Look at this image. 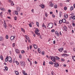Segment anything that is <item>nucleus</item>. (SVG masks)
Here are the masks:
<instances>
[{
	"mask_svg": "<svg viewBox=\"0 0 75 75\" xmlns=\"http://www.w3.org/2000/svg\"><path fill=\"white\" fill-rule=\"evenodd\" d=\"M47 28H48V27H49V28H52L53 27V24L52 23H48V24H47Z\"/></svg>",
	"mask_w": 75,
	"mask_h": 75,
	"instance_id": "obj_1",
	"label": "nucleus"
},
{
	"mask_svg": "<svg viewBox=\"0 0 75 75\" xmlns=\"http://www.w3.org/2000/svg\"><path fill=\"white\" fill-rule=\"evenodd\" d=\"M19 63L20 65L22 67H25V63L24 62L20 61V62Z\"/></svg>",
	"mask_w": 75,
	"mask_h": 75,
	"instance_id": "obj_2",
	"label": "nucleus"
},
{
	"mask_svg": "<svg viewBox=\"0 0 75 75\" xmlns=\"http://www.w3.org/2000/svg\"><path fill=\"white\" fill-rule=\"evenodd\" d=\"M8 61L10 63L12 62V59L10 57H8Z\"/></svg>",
	"mask_w": 75,
	"mask_h": 75,
	"instance_id": "obj_3",
	"label": "nucleus"
},
{
	"mask_svg": "<svg viewBox=\"0 0 75 75\" xmlns=\"http://www.w3.org/2000/svg\"><path fill=\"white\" fill-rule=\"evenodd\" d=\"M50 57L51 58V59L52 61H56V58L55 57H54V56H50Z\"/></svg>",
	"mask_w": 75,
	"mask_h": 75,
	"instance_id": "obj_4",
	"label": "nucleus"
},
{
	"mask_svg": "<svg viewBox=\"0 0 75 75\" xmlns=\"http://www.w3.org/2000/svg\"><path fill=\"white\" fill-rule=\"evenodd\" d=\"M49 6H50L51 7H54V4L52 3V2H49Z\"/></svg>",
	"mask_w": 75,
	"mask_h": 75,
	"instance_id": "obj_5",
	"label": "nucleus"
},
{
	"mask_svg": "<svg viewBox=\"0 0 75 75\" xmlns=\"http://www.w3.org/2000/svg\"><path fill=\"white\" fill-rule=\"evenodd\" d=\"M4 27L5 28H6V29L7 28V25H6V21H4Z\"/></svg>",
	"mask_w": 75,
	"mask_h": 75,
	"instance_id": "obj_6",
	"label": "nucleus"
},
{
	"mask_svg": "<svg viewBox=\"0 0 75 75\" xmlns=\"http://www.w3.org/2000/svg\"><path fill=\"white\" fill-rule=\"evenodd\" d=\"M62 57H68V56H69V55L67 54L64 53L62 54Z\"/></svg>",
	"mask_w": 75,
	"mask_h": 75,
	"instance_id": "obj_7",
	"label": "nucleus"
},
{
	"mask_svg": "<svg viewBox=\"0 0 75 75\" xmlns=\"http://www.w3.org/2000/svg\"><path fill=\"white\" fill-rule=\"evenodd\" d=\"M63 30L65 31H67V27L65 26L63 27Z\"/></svg>",
	"mask_w": 75,
	"mask_h": 75,
	"instance_id": "obj_8",
	"label": "nucleus"
},
{
	"mask_svg": "<svg viewBox=\"0 0 75 75\" xmlns=\"http://www.w3.org/2000/svg\"><path fill=\"white\" fill-rule=\"evenodd\" d=\"M16 10L18 12H19L21 11V8L19 7H17L16 8Z\"/></svg>",
	"mask_w": 75,
	"mask_h": 75,
	"instance_id": "obj_9",
	"label": "nucleus"
},
{
	"mask_svg": "<svg viewBox=\"0 0 75 75\" xmlns=\"http://www.w3.org/2000/svg\"><path fill=\"white\" fill-rule=\"evenodd\" d=\"M55 33L56 35H57L58 37H59V33H58L57 31H55Z\"/></svg>",
	"mask_w": 75,
	"mask_h": 75,
	"instance_id": "obj_10",
	"label": "nucleus"
},
{
	"mask_svg": "<svg viewBox=\"0 0 75 75\" xmlns=\"http://www.w3.org/2000/svg\"><path fill=\"white\" fill-rule=\"evenodd\" d=\"M54 67H59V64L58 63H57L56 64H54Z\"/></svg>",
	"mask_w": 75,
	"mask_h": 75,
	"instance_id": "obj_11",
	"label": "nucleus"
},
{
	"mask_svg": "<svg viewBox=\"0 0 75 75\" xmlns=\"http://www.w3.org/2000/svg\"><path fill=\"white\" fill-rule=\"evenodd\" d=\"M63 50H64V48L63 47H62L60 48V49H58V50L60 52H62V51H63Z\"/></svg>",
	"mask_w": 75,
	"mask_h": 75,
	"instance_id": "obj_12",
	"label": "nucleus"
},
{
	"mask_svg": "<svg viewBox=\"0 0 75 75\" xmlns=\"http://www.w3.org/2000/svg\"><path fill=\"white\" fill-rule=\"evenodd\" d=\"M33 46L34 47L35 49H37V46L36 45H35V44H33Z\"/></svg>",
	"mask_w": 75,
	"mask_h": 75,
	"instance_id": "obj_13",
	"label": "nucleus"
},
{
	"mask_svg": "<svg viewBox=\"0 0 75 75\" xmlns=\"http://www.w3.org/2000/svg\"><path fill=\"white\" fill-rule=\"evenodd\" d=\"M15 38V37H14L13 36H11L10 38V39L11 40V41H13V40H14V38Z\"/></svg>",
	"mask_w": 75,
	"mask_h": 75,
	"instance_id": "obj_14",
	"label": "nucleus"
},
{
	"mask_svg": "<svg viewBox=\"0 0 75 75\" xmlns=\"http://www.w3.org/2000/svg\"><path fill=\"white\" fill-rule=\"evenodd\" d=\"M68 14H64V18H68Z\"/></svg>",
	"mask_w": 75,
	"mask_h": 75,
	"instance_id": "obj_15",
	"label": "nucleus"
},
{
	"mask_svg": "<svg viewBox=\"0 0 75 75\" xmlns=\"http://www.w3.org/2000/svg\"><path fill=\"white\" fill-rule=\"evenodd\" d=\"M35 33L36 34H37L39 36L40 35V33H38L36 30L35 31Z\"/></svg>",
	"mask_w": 75,
	"mask_h": 75,
	"instance_id": "obj_16",
	"label": "nucleus"
},
{
	"mask_svg": "<svg viewBox=\"0 0 75 75\" xmlns=\"http://www.w3.org/2000/svg\"><path fill=\"white\" fill-rule=\"evenodd\" d=\"M35 33L36 34H37L39 36L40 35V33H38L36 30L35 31Z\"/></svg>",
	"mask_w": 75,
	"mask_h": 75,
	"instance_id": "obj_17",
	"label": "nucleus"
},
{
	"mask_svg": "<svg viewBox=\"0 0 75 75\" xmlns=\"http://www.w3.org/2000/svg\"><path fill=\"white\" fill-rule=\"evenodd\" d=\"M5 69H4V71H8V67H5Z\"/></svg>",
	"mask_w": 75,
	"mask_h": 75,
	"instance_id": "obj_18",
	"label": "nucleus"
},
{
	"mask_svg": "<svg viewBox=\"0 0 75 75\" xmlns=\"http://www.w3.org/2000/svg\"><path fill=\"white\" fill-rule=\"evenodd\" d=\"M62 21L63 23H66V19H62Z\"/></svg>",
	"mask_w": 75,
	"mask_h": 75,
	"instance_id": "obj_19",
	"label": "nucleus"
},
{
	"mask_svg": "<svg viewBox=\"0 0 75 75\" xmlns=\"http://www.w3.org/2000/svg\"><path fill=\"white\" fill-rule=\"evenodd\" d=\"M4 40V38L3 37L1 36L0 37V41H3Z\"/></svg>",
	"mask_w": 75,
	"mask_h": 75,
	"instance_id": "obj_20",
	"label": "nucleus"
},
{
	"mask_svg": "<svg viewBox=\"0 0 75 75\" xmlns=\"http://www.w3.org/2000/svg\"><path fill=\"white\" fill-rule=\"evenodd\" d=\"M15 72L16 75H19V73L17 71H15Z\"/></svg>",
	"mask_w": 75,
	"mask_h": 75,
	"instance_id": "obj_21",
	"label": "nucleus"
},
{
	"mask_svg": "<svg viewBox=\"0 0 75 75\" xmlns=\"http://www.w3.org/2000/svg\"><path fill=\"white\" fill-rule=\"evenodd\" d=\"M72 59H73V60L74 61H75V56H72Z\"/></svg>",
	"mask_w": 75,
	"mask_h": 75,
	"instance_id": "obj_22",
	"label": "nucleus"
},
{
	"mask_svg": "<svg viewBox=\"0 0 75 75\" xmlns=\"http://www.w3.org/2000/svg\"><path fill=\"white\" fill-rule=\"evenodd\" d=\"M38 51L39 53H41V49L40 48H38Z\"/></svg>",
	"mask_w": 75,
	"mask_h": 75,
	"instance_id": "obj_23",
	"label": "nucleus"
},
{
	"mask_svg": "<svg viewBox=\"0 0 75 75\" xmlns=\"http://www.w3.org/2000/svg\"><path fill=\"white\" fill-rule=\"evenodd\" d=\"M55 57L56 58V59H57V60H59V58L57 56H55Z\"/></svg>",
	"mask_w": 75,
	"mask_h": 75,
	"instance_id": "obj_24",
	"label": "nucleus"
},
{
	"mask_svg": "<svg viewBox=\"0 0 75 75\" xmlns=\"http://www.w3.org/2000/svg\"><path fill=\"white\" fill-rule=\"evenodd\" d=\"M59 15L60 17H62V12H59Z\"/></svg>",
	"mask_w": 75,
	"mask_h": 75,
	"instance_id": "obj_25",
	"label": "nucleus"
},
{
	"mask_svg": "<svg viewBox=\"0 0 75 75\" xmlns=\"http://www.w3.org/2000/svg\"><path fill=\"white\" fill-rule=\"evenodd\" d=\"M8 61V56H7L6 58L5 59V62H7Z\"/></svg>",
	"mask_w": 75,
	"mask_h": 75,
	"instance_id": "obj_26",
	"label": "nucleus"
},
{
	"mask_svg": "<svg viewBox=\"0 0 75 75\" xmlns=\"http://www.w3.org/2000/svg\"><path fill=\"white\" fill-rule=\"evenodd\" d=\"M23 75H27V74L25 73V71H23Z\"/></svg>",
	"mask_w": 75,
	"mask_h": 75,
	"instance_id": "obj_27",
	"label": "nucleus"
},
{
	"mask_svg": "<svg viewBox=\"0 0 75 75\" xmlns=\"http://www.w3.org/2000/svg\"><path fill=\"white\" fill-rule=\"evenodd\" d=\"M16 53L17 54V53L19 52V50H18V49H17L16 50Z\"/></svg>",
	"mask_w": 75,
	"mask_h": 75,
	"instance_id": "obj_28",
	"label": "nucleus"
},
{
	"mask_svg": "<svg viewBox=\"0 0 75 75\" xmlns=\"http://www.w3.org/2000/svg\"><path fill=\"white\" fill-rule=\"evenodd\" d=\"M45 7V6L43 4H42V8H44Z\"/></svg>",
	"mask_w": 75,
	"mask_h": 75,
	"instance_id": "obj_29",
	"label": "nucleus"
},
{
	"mask_svg": "<svg viewBox=\"0 0 75 75\" xmlns=\"http://www.w3.org/2000/svg\"><path fill=\"white\" fill-rule=\"evenodd\" d=\"M0 58L1 60H3V55H1Z\"/></svg>",
	"mask_w": 75,
	"mask_h": 75,
	"instance_id": "obj_30",
	"label": "nucleus"
},
{
	"mask_svg": "<svg viewBox=\"0 0 75 75\" xmlns=\"http://www.w3.org/2000/svg\"><path fill=\"white\" fill-rule=\"evenodd\" d=\"M15 14L16 15H18V13L17 11H15Z\"/></svg>",
	"mask_w": 75,
	"mask_h": 75,
	"instance_id": "obj_31",
	"label": "nucleus"
},
{
	"mask_svg": "<svg viewBox=\"0 0 75 75\" xmlns=\"http://www.w3.org/2000/svg\"><path fill=\"white\" fill-rule=\"evenodd\" d=\"M62 23V20H60L59 22V24H61V23Z\"/></svg>",
	"mask_w": 75,
	"mask_h": 75,
	"instance_id": "obj_32",
	"label": "nucleus"
},
{
	"mask_svg": "<svg viewBox=\"0 0 75 75\" xmlns=\"http://www.w3.org/2000/svg\"><path fill=\"white\" fill-rule=\"evenodd\" d=\"M74 9V8H73V6H71V7L70 8V10H71V11H72Z\"/></svg>",
	"mask_w": 75,
	"mask_h": 75,
	"instance_id": "obj_33",
	"label": "nucleus"
},
{
	"mask_svg": "<svg viewBox=\"0 0 75 75\" xmlns=\"http://www.w3.org/2000/svg\"><path fill=\"white\" fill-rule=\"evenodd\" d=\"M25 38H26V39L28 40V39H29V37H28V36H27V35H25Z\"/></svg>",
	"mask_w": 75,
	"mask_h": 75,
	"instance_id": "obj_34",
	"label": "nucleus"
},
{
	"mask_svg": "<svg viewBox=\"0 0 75 75\" xmlns=\"http://www.w3.org/2000/svg\"><path fill=\"white\" fill-rule=\"evenodd\" d=\"M36 25L38 26V27H39V23L38 22H36Z\"/></svg>",
	"mask_w": 75,
	"mask_h": 75,
	"instance_id": "obj_35",
	"label": "nucleus"
},
{
	"mask_svg": "<svg viewBox=\"0 0 75 75\" xmlns=\"http://www.w3.org/2000/svg\"><path fill=\"white\" fill-rule=\"evenodd\" d=\"M49 64H51L52 65L53 64V62H49Z\"/></svg>",
	"mask_w": 75,
	"mask_h": 75,
	"instance_id": "obj_36",
	"label": "nucleus"
},
{
	"mask_svg": "<svg viewBox=\"0 0 75 75\" xmlns=\"http://www.w3.org/2000/svg\"><path fill=\"white\" fill-rule=\"evenodd\" d=\"M14 18L15 20H17V16H14Z\"/></svg>",
	"mask_w": 75,
	"mask_h": 75,
	"instance_id": "obj_37",
	"label": "nucleus"
},
{
	"mask_svg": "<svg viewBox=\"0 0 75 75\" xmlns=\"http://www.w3.org/2000/svg\"><path fill=\"white\" fill-rule=\"evenodd\" d=\"M8 2H9V3H13V1L11 0H9L8 1Z\"/></svg>",
	"mask_w": 75,
	"mask_h": 75,
	"instance_id": "obj_38",
	"label": "nucleus"
},
{
	"mask_svg": "<svg viewBox=\"0 0 75 75\" xmlns=\"http://www.w3.org/2000/svg\"><path fill=\"white\" fill-rule=\"evenodd\" d=\"M67 7L66 6H65L64 8V10H67Z\"/></svg>",
	"mask_w": 75,
	"mask_h": 75,
	"instance_id": "obj_39",
	"label": "nucleus"
},
{
	"mask_svg": "<svg viewBox=\"0 0 75 75\" xmlns=\"http://www.w3.org/2000/svg\"><path fill=\"white\" fill-rule=\"evenodd\" d=\"M53 64H57V62H56V61H53Z\"/></svg>",
	"mask_w": 75,
	"mask_h": 75,
	"instance_id": "obj_40",
	"label": "nucleus"
},
{
	"mask_svg": "<svg viewBox=\"0 0 75 75\" xmlns=\"http://www.w3.org/2000/svg\"><path fill=\"white\" fill-rule=\"evenodd\" d=\"M54 7L55 8H57V5H54Z\"/></svg>",
	"mask_w": 75,
	"mask_h": 75,
	"instance_id": "obj_41",
	"label": "nucleus"
},
{
	"mask_svg": "<svg viewBox=\"0 0 75 75\" xmlns=\"http://www.w3.org/2000/svg\"><path fill=\"white\" fill-rule=\"evenodd\" d=\"M36 31L37 32V31L38 32H39V30L38 28H36Z\"/></svg>",
	"mask_w": 75,
	"mask_h": 75,
	"instance_id": "obj_42",
	"label": "nucleus"
},
{
	"mask_svg": "<svg viewBox=\"0 0 75 75\" xmlns=\"http://www.w3.org/2000/svg\"><path fill=\"white\" fill-rule=\"evenodd\" d=\"M11 6H14V4L13 3V2H12L11 3Z\"/></svg>",
	"mask_w": 75,
	"mask_h": 75,
	"instance_id": "obj_43",
	"label": "nucleus"
},
{
	"mask_svg": "<svg viewBox=\"0 0 75 75\" xmlns=\"http://www.w3.org/2000/svg\"><path fill=\"white\" fill-rule=\"evenodd\" d=\"M12 46L13 47H15V43H13V44Z\"/></svg>",
	"mask_w": 75,
	"mask_h": 75,
	"instance_id": "obj_44",
	"label": "nucleus"
},
{
	"mask_svg": "<svg viewBox=\"0 0 75 75\" xmlns=\"http://www.w3.org/2000/svg\"><path fill=\"white\" fill-rule=\"evenodd\" d=\"M72 19H73V20H75V16H73L72 17Z\"/></svg>",
	"mask_w": 75,
	"mask_h": 75,
	"instance_id": "obj_45",
	"label": "nucleus"
},
{
	"mask_svg": "<svg viewBox=\"0 0 75 75\" xmlns=\"http://www.w3.org/2000/svg\"><path fill=\"white\" fill-rule=\"evenodd\" d=\"M61 60L62 61H65V59H63V58H62L61 59Z\"/></svg>",
	"mask_w": 75,
	"mask_h": 75,
	"instance_id": "obj_46",
	"label": "nucleus"
},
{
	"mask_svg": "<svg viewBox=\"0 0 75 75\" xmlns=\"http://www.w3.org/2000/svg\"><path fill=\"white\" fill-rule=\"evenodd\" d=\"M6 39H8V35H6Z\"/></svg>",
	"mask_w": 75,
	"mask_h": 75,
	"instance_id": "obj_47",
	"label": "nucleus"
},
{
	"mask_svg": "<svg viewBox=\"0 0 75 75\" xmlns=\"http://www.w3.org/2000/svg\"><path fill=\"white\" fill-rule=\"evenodd\" d=\"M16 64L18 65H19V63H18V62H16Z\"/></svg>",
	"mask_w": 75,
	"mask_h": 75,
	"instance_id": "obj_48",
	"label": "nucleus"
},
{
	"mask_svg": "<svg viewBox=\"0 0 75 75\" xmlns=\"http://www.w3.org/2000/svg\"><path fill=\"white\" fill-rule=\"evenodd\" d=\"M29 25L30 27H32V25H31V23L29 24Z\"/></svg>",
	"mask_w": 75,
	"mask_h": 75,
	"instance_id": "obj_49",
	"label": "nucleus"
},
{
	"mask_svg": "<svg viewBox=\"0 0 75 75\" xmlns=\"http://www.w3.org/2000/svg\"><path fill=\"white\" fill-rule=\"evenodd\" d=\"M21 31H24V29H23V28H21Z\"/></svg>",
	"mask_w": 75,
	"mask_h": 75,
	"instance_id": "obj_50",
	"label": "nucleus"
},
{
	"mask_svg": "<svg viewBox=\"0 0 75 75\" xmlns=\"http://www.w3.org/2000/svg\"><path fill=\"white\" fill-rule=\"evenodd\" d=\"M21 53H22V54H24V50H22L21 51Z\"/></svg>",
	"mask_w": 75,
	"mask_h": 75,
	"instance_id": "obj_51",
	"label": "nucleus"
},
{
	"mask_svg": "<svg viewBox=\"0 0 75 75\" xmlns=\"http://www.w3.org/2000/svg\"><path fill=\"white\" fill-rule=\"evenodd\" d=\"M2 14H3V12H1L0 13V16L1 17L2 16Z\"/></svg>",
	"mask_w": 75,
	"mask_h": 75,
	"instance_id": "obj_52",
	"label": "nucleus"
},
{
	"mask_svg": "<svg viewBox=\"0 0 75 75\" xmlns=\"http://www.w3.org/2000/svg\"><path fill=\"white\" fill-rule=\"evenodd\" d=\"M22 56L21 55V54H20L19 55V57L20 58H21V57H22Z\"/></svg>",
	"mask_w": 75,
	"mask_h": 75,
	"instance_id": "obj_53",
	"label": "nucleus"
},
{
	"mask_svg": "<svg viewBox=\"0 0 75 75\" xmlns=\"http://www.w3.org/2000/svg\"><path fill=\"white\" fill-rule=\"evenodd\" d=\"M51 32L52 33H54V29H53L51 30Z\"/></svg>",
	"mask_w": 75,
	"mask_h": 75,
	"instance_id": "obj_54",
	"label": "nucleus"
},
{
	"mask_svg": "<svg viewBox=\"0 0 75 75\" xmlns=\"http://www.w3.org/2000/svg\"><path fill=\"white\" fill-rule=\"evenodd\" d=\"M31 48H32V45H30V50H31Z\"/></svg>",
	"mask_w": 75,
	"mask_h": 75,
	"instance_id": "obj_55",
	"label": "nucleus"
},
{
	"mask_svg": "<svg viewBox=\"0 0 75 75\" xmlns=\"http://www.w3.org/2000/svg\"><path fill=\"white\" fill-rule=\"evenodd\" d=\"M45 16L46 17H47V16H48V15H47V13H45Z\"/></svg>",
	"mask_w": 75,
	"mask_h": 75,
	"instance_id": "obj_56",
	"label": "nucleus"
},
{
	"mask_svg": "<svg viewBox=\"0 0 75 75\" xmlns=\"http://www.w3.org/2000/svg\"><path fill=\"white\" fill-rule=\"evenodd\" d=\"M72 25H73V26H74V27H75V23H72Z\"/></svg>",
	"mask_w": 75,
	"mask_h": 75,
	"instance_id": "obj_57",
	"label": "nucleus"
},
{
	"mask_svg": "<svg viewBox=\"0 0 75 75\" xmlns=\"http://www.w3.org/2000/svg\"><path fill=\"white\" fill-rule=\"evenodd\" d=\"M45 53V52H43L42 53V55H44V53Z\"/></svg>",
	"mask_w": 75,
	"mask_h": 75,
	"instance_id": "obj_58",
	"label": "nucleus"
},
{
	"mask_svg": "<svg viewBox=\"0 0 75 75\" xmlns=\"http://www.w3.org/2000/svg\"><path fill=\"white\" fill-rule=\"evenodd\" d=\"M45 25L44 23H43L42 25V27H44V26Z\"/></svg>",
	"mask_w": 75,
	"mask_h": 75,
	"instance_id": "obj_59",
	"label": "nucleus"
},
{
	"mask_svg": "<svg viewBox=\"0 0 75 75\" xmlns=\"http://www.w3.org/2000/svg\"><path fill=\"white\" fill-rule=\"evenodd\" d=\"M35 64H37V62L36 61H35Z\"/></svg>",
	"mask_w": 75,
	"mask_h": 75,
	"instance_id": "obj_60",
	"label": "nucleus"
},
{
	"mask_svg": "<svg viewBox=\"0 0 75 75\" xmlns=\"http://www.w3.org/2000/svg\"><path fill=\"white\" fill-rule=\"evenodd\" d=\"M53 43L54 44H55V40H54L53 41Z\"/></svg>",
	"mask_w": 75,
	"mask_h": 75,
	"instance_id": "obj_61",
	"label": "nucleus"
},
{
	"mask_svg": "<svg viewBox=\"0 0 75 75\" xmlns=\"http://www.w3.org/2000/svg\"><path fill=\"white\" fill-rule=\"evenodd\" d=\"M52 16L53 17H54V18L55 17V16L53 14H52Z\"/></svg>",
	"mask_w": 75,
	"mask_h": 75,
	"instance_id": "obj_62",
	"label": "nucleus"
},
{
	"mask_svg": "<svg viewBox=\"0 0 75 75\" xmlns=\"http://www.w3.org/2000/svg\"><path fill=\"white\" fill-rule=\"evenodd\" d=\"M31 11L32 12V13H34V9H32L31 10Z\"/></svg>",
	"mask_w": 75,
	"mask_h": 75,
	"instance_id": "obj_63",
	"label": "nucleus"
},
{
	"mask_svg": "<svg viewBox=\"0 0 75 75\" xmlns=\"http://www.w3.org/2000/svg\"><path fill=\"white\" fill-rule=\"evenodd\" d=\"M73 6L74 7V8H75V4H73Z\"/></svg>",
	"mask_w": 75,
	"mask_h": 75,
	"instance_id": "obj_64",
	"label": "nucleus"
}]
</instances>
